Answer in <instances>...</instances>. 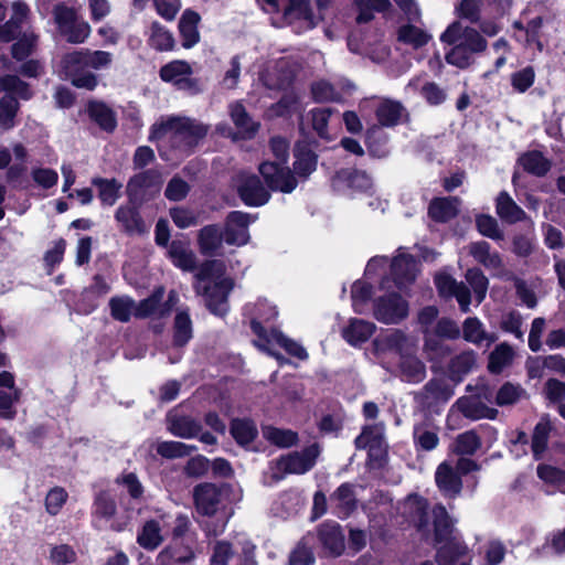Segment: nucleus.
I'll use <instances>...</instances> for the list:
<instances>
[{
    "instance_id": "obj_1",
    "label": "nucleus",
    "mask_w": 565,
    "mask_h": 565,
    "mask_svg": "<svg viewBox=\"0 0 565 565\" xmlns=\"http://www.w3.org/2000/svg\"><path fill=\"white\" fill-rule=\"evenodd\" d=\"M440 41L452 46L445 58L448 64L459 68L472 65L476 55L483 53L488 47V41L476 28L463 25L459 20L447 26L440 35Z\"/></svg>"
},
{
    "instance_id": "obj_2",
    "label": "nucleus",
    "mask_w": 565,
    "mask_h": 565,
    "mask_svg": "<svg viewBox=\"0 0 565 565\" xmlns=\"http://www.w3.org/2000/svg\"><path fill=\"white\" fill-rule=\"evenodd\" d=\"M225 265L221 260H209L195 274L194 289L204 298L206 307L217 316L228 310L227 297L233 289L232 279L224 276Z\"/></svg>"
},
{
    "instance_id": "obj_3",
    "label": "nucleus",
    "mask_w": 565,
    "mask_h": 565,
    "mask_svg": "<svg viewBox=\"0 0 565 565\" xmlns=\"http://www.w3.org/2000/svg\"><path fill=\"white\" fill-rule=\"evenodd\" d=\"M435 540L438 543H446L437 550L436 561L439 565H454L457 559L468 552L467 545L458 540L448 541L454 522L444 505H436L433 509Z\"/></svg>"
},
{
    "instance_id": "obj_4",
    "label": "nucleus",
    "mask_w": 565,
    "mask_h": 565,
    "mask_svg": "<svg viewBox=\"0 0 565 565\" xmlns=\"http://www.w3.org/2000/svg\"><path fill=\"white\" fill-rule=\"evenodd\" d=\"M207 134V127L190 118L170 117L152 126L150 139H160L171 135L174 140H183L188 147H193Z\"/></svg>"
},
{
    "instance_id": "obj_5",
    "label": "nucleus",
    "mask_w": 565,
    "mask_h": 565,
    "mask_svg": "<svg viewBox=\"0 0 565 565\" xmlns=\"http://www.w3.org/2000/svg\"><path fill=\"white\" fill-rule=\"evenodd\" d=\"M320 455V447L312 444L302 451L281 456L270 462V477L275 481L282 480L287 475H302L309 471Z\"/></svg>"
},
{
    "instance_id": "obj_6",
    "label": "nucleus",
    "mask_w": 565,
    "mask_h": 565,
    "mask_svg": "<svg viewBox=\"0 0 565 565\" xmlns=\"http://www.w3.org/2000/svg\"><path fill=\"white\" fill-rule=\"evenodd\" d=\"M128 202L120 205L115 214L121 231L128 235L141 234V178L136 174L127 184Z\"/></svg>"
},
{
    "instance_id": "obj_7",
    "label": "nucleus",
    "mask_w": 565,
    "mask_h": 565,
    "mask_svg": "<svg viewBox=\"0 0 565 565\" xmlns=\"http://www.w3.org/2000/svg\"><path fill=\"white\" fill-rule=\"evenodd\" d=\"M262 9L267 13H281L289 24L300 23L301 30L316 26V20L311 13L309 0H257Z\"/></svg>"
},
{
    "instance_id": "obj_8",
    "label": "nucleus",
    "mask_w": 565,
    "mask_h": 565,
    "mask_svg": "<svg viewBox=\"0 0 565 565\" xmlns=\"http://www.w3.org/2000/svg\"><path fill=\"white\" fill-rule=\"evenodd\" d=\"M164 295L163 287H158L153 294L143 300V320L149 319V327L153 329L156 333L162 331L164 322L172 308L178 303L179 296L174 290H171L168 295V299L162 302Z\"/></svg>"
},
{
    "instance_id": "obj_9",
    "label": "nucleus",
    "mask_w": 565,
    "mask_h": 565,
    "mask_svg": "<svg viewBox=\"0 0 565 565\" xmlns=\"http://www.w3.org/2000/svg\"><path fill=\"white\" fill-rule=\"evenodd\" d=\"M160 78L163 82L173 84L178 89L189 94H199L202 92L200 81L193 78L191 65L182 60H174L160 68Z\"/></svg>"
},
{
    "instance_id": "obj_10",
    "label": "nucleus",
    "mask_w": 565,
    "mask_h": 565,
    "mask_svg": "<svg viewBox=\"0 0 565 565\" xmlns=\"http://www.w3.org/2000/svg\"><path fill=\"white\" fill-rule=\"evenodd\" d=\"M409 305L401 295L390 292L374 301L373 316L385 324H397L408 317Z\"/></svg>"
},
{
    "instance_id": "obj_11",
    "label": "nucleus",
    "mask_w": 565,
    "mask_h": 565,
    "mask_svg": "<svg viewBox=\"0 0 565 565\" xmlns=\"http://www.w3.org/2000/svg\"><path fill=\"white\" fill-rule=\"evenodd\" d=\"M62 64L74 86L89 90L96 87V76L86 71L88 66H86L84 50L66 54L62 60Z\"/></svg>"
},
{
    "instance_id": "obj_12",
    "label": "nucleus",
    "mask_w": 565,
    "mask_h": 565,
    "mask_svg": "<svg viewBox=\"0 0 565 565\" xmlns=\"http://www.w3.org/2000/svg\"><path fill=\"white\" fill-rule=\"evenodd\" d=\"M259 172L273 191L290 193L297 186V180L284 163L266 161L259 166Z\"/></svg>"
},
{
    "instance_id": "obj_13",
    "label": "nucleus",
    "mask_w": 565,
    "mask_h": 565,
    "mask_svg": "<svg viewBox=\"0 0 565 565\" xmlns=\"http://www.w3.org/2000/svg\"><path fill=\"white\" fill-rule=\"evenodd\" d=\"M413 347L411 338L401 329H391L379 334L373 341L377 355L394 353L403 358Z\"/></svg>"
},
{
    "instance_id": "obj_14",
    "label": "nucleus",
    "mask_w": 565,
    "mask_h": 565,
    "mask_svg": "<svg viewBox=\"0 0 565 565\" xmlns=\"http://www.w3.org/2000/svg\"><path fill=\"white\" fill-rule=\"evenodd\" d=\"M332 186L338 192L353 194L354 192H369L373 182L364 171L342 169L332 179Z\"/></svg>"
},
{
    "instance_id": "obj_15",
    "label": "nucleus",
    "mask_w": 565,
    "mask_h": 565,
    "mask_svg": "<svg viewBox=\"0 0 565 565\" xmlns=\"http://www.w3.org/2000/svg\"><path fill=\"white\" fill-rule=\"evenodd\" d=\"M225 491L212 483L199 484L194 488L195 508L203 515L215 514L223 503Z\"/></svg>"
},
{
    "instance_id": "obj_16",
    "label": "nucleus",
    "mask_w": 565,
    "mask_h": 565,
    "mask_svg": "<svg viewBox=\"0 0 565 565\" xmlns=\"http://www.w3.org/2000/svg\"><path fill=\"white\" fill-rule=\"evenodd\" d=\"M295 71L287 58L270 63L259 75V79L268 89H280L294 79Z\"/></svg>"
},
{
    "instance_id": "obj_17",
    "label": "nucleus",
    "mask_w": 565,
    "mask_h": 565,
    "mask_svg": "<svg viewBox=\"0 0 565 565\" xmlns=\"http://www.w3.org/2000/svg\"><path fill=\"white\" fill-rule=\"evenodd\" d=\"M254 218L244 212L228 214L224 230V241L230 245H245L249 239L248 225Z\"/></svg>"
},
{
    "instance_id": "obj_18",
    "label": "nucleus",
    "mask_w": 565,
    "mask_h": 565,
    "mask_svg": "<svg viewBox=\"0 0 565 565\" xmlns=\"http://www.w3.org/2000/svg\"><path fill=\"white\" fill-rule=\"evenodd\" d=\"M435 284L441 297H455L460 306L461 311H469L470 291L463 282H458L450 275L440 273L436 275Z\"/></svg>"
},
{
    "instance_id": "obj_19",
    "label": "nucleus",
    "mask_w": 565,
    "mask_h": 565,
    "mask_svg": "<svg viewBox=\"0 0 565 565\" xmlns=\"http://www.w3.org/2000/svg\"><path fill=\"white\" fill-rule=\"evenodd\" d=\"M417 271L418 264L412 255L399 253L391 263L392 278L401 290L415 281Z\"/></svg>"
},
{
    "instance_id": "obj_20",
    "label": "nucleus",
    "mask_w": 565,
    "mask_h": 565,
    "mask_svg": "<svg viewBox=\"0 0 565 565\" xmlns=\"http://www.w3.org/2000/svg\"><path fill=\"white\" fill-rule=\"evenodd\" d=\"M237 188L239 196L246 205H264L270 198L268 190L256 175L242 174Z\"/></svg>"
},
{
    "instance_id": "obj_21",
    "label": "nucleus",
    "mask_w": 565,
    "mask_h": 565,
    "mask_svg": "<svg viewBox=\"0 0 565 565\" xmlns=\"http://www.w3.org/2000/svg\"><path fill=\"white\" fill-rule=\"evenodd\" d=\"M427 508L426 499L417 494L408 495L399 507L402 514L423 533L428 532Z\"/></svg>"
},
{
    "instance_id": "obj_22",
    "label": "nucleus",
    "mask_w": 565,
    "mask_h": 565,
    "mask_svg": "<svg viewBox=\"0 0 565 565\" xmlns=\"http://www.w3.org/2000/svg\"><path fill=\"white\" fill-rule=\"evenodd\" d=\"M355 445L358 448L369 449L371 457H382L386 449L384 426L382 424L366 426L356 437Z\"/></svg>"
},
{
    "instance_id": "obj_23",
    "label": "nucleus",
    "mask_w": 565,
    "mask_h": 565,
    "mask_svg": "<svg viewBox=\"0 0 565 565\" xmlns=\"http://www.w3.org/2000/svg\"><path fill=\"white\" fill-rule=\"evenodd\" d=\"M482 396L490 401L487 396V393L484 392ZM456 406L458 407V411L466 416L467 418H470L472 420L481 419V418H489L493 419L498 415V411L495 408L488 407L482 401H481V394L478 396H463L460 397L456 402Z\"/></svg>"
},
{
    "instance_id": "obj_24",
    "label": "nucleus",
    "mask_w": 565,
    "mask_h": 565,
    "mask_svg": "<svg viewBox=\"0 0 565 565\" xmlns=\"http://www.w3.org/2000/svg\"><path fill=\"white\" fill-rule=\"evenodd\" d=\"M435 481L439 491L447 498H456L461 492V478L455 468L446 461L437 467Z\"/></svg>"
},
{
    "instance_id": "obj_25",
    "label": "nucleus",
    "mask_w": 565,
    "mask_h": 565,
    "mask_svg": "<svg viewBox=\"0 0 565 565\" xmlns=\"http://www.w3.org/2000/svg\"><path fill=\"white\" fill-rule=\"evenodd\" d=\"M375 331V323L364 319L351 318L347 326L342 328L341 334L350 345L360 347L369 341Z\"/></svg>"
},
{
    "instance_id": "obj_26",
    "label": "nucleus",
    "mask_w": 565,
    "mask_h": 565,
    "mask_svg": "<svg viewBox=\"0 0 565 565\" xmlns=\"http://www.w3.org/2000/svg\"><path fill=\"white\" fill-rule=\"evenodd\" d=\"M318 537L329 554L339 556L344 551V535L338 523L326 522L321 524L318 529Z\"/></svg>"
},
{
    "instance_id": "obj_27",
    "label": "nucleus",
    "mask_w": 565,
    "mask_h": 565,
    "mask_svg": "<svg viewBox=\"0 0 565 565\" xmlns=\"http://www.w3.org/2000/svg\"><path fill=\"white\" fill-rule=\"evenodd\" d=\"M168 429L177 437L194 438L201 433L202 427L196 419L174 409L168 414Z\"/></svg>"
},
{
    "instance_id": "obj_28",
    "label": "nucleus",
    "mask_w": 565,
    "mask_h": 565,
    "mask_svg": "<svg viewBox=\"0 0 565 565\" xmlns=\"http://www.w3.org/2000/svg\"><path fill=\"white\" fill-rule=\"evenodd\" d=\"M273 342L279 344L290 355H294L300 360H306L308 358V353L305 350L303 347H301L296 341L287 338L278 330H271L269 333L268 339H266V343H262L260 341H255V345L258 347L260 350L269 353L270 355L275 358H279L277 354H275L270 349L269 344Z\"/></svg>"
},
{
    "instance_id": "obj_29",
    "label": "nucleus",
    "mask_w": 565,
    "mask_h": 565,
    "mask_svg": "<svg viewBox=\"0 0 565 565\" xmlns=\"http://www.w3.org/2000/svg\"><path fill=\"white\" fill-rule=\"evenodd\" d=\"M18 399V391L14 388L13 375L7 371L0 373V416L12 419L15 411L12 408Z\"/></svg>"
},
{
    "instance_id": "obj_30",
    "label": "nucleus",
    "mask_w": 565,
    "mask_h": 565,
    "mask_svg": "<svg viewBox=\"0 0 565 565\" xmlns=\"http://www.w3.org/2000/svg\"><path fill=\"white\" fill-rule=\"evenodd\" d=\"M469 254L487 269L500 273L503 269V262L500 254L492 250L490 244L480 241L469 245Z\"/></svg>"
},
{
    "instance_id": "obj_31",
    "label": "nucleus",
    "mask_w": 565,
    "mask_h": 565,
    "mask_svg": "<svg viewBox=\"0 0 565 565\" xmlns=\"http://www.w3.org/2000/svg\"><path fill=\"white\" fill-rule=\"evenodd\" d=\"M339 518H348L356 509V498L353 491V484H341L330 497Z\"/></svg>"
},
{
    "instance_id": "obj_32",
    "label": "nucleus",
    "mask_w": 565,
    "mask_h": 565,
    "mask_svg": "<svg viewBox=\"0 0 565 565\" xmlns=\"http://www.w3.org/2000/svg\"><path fill=\"white\" fill-rule=\"evenodd\" d=\"M89 118L106 132H113L117 126L115 111L103 102L92 100L87 105Z\"/></svg>"
},
{
    "instance_id": "obj_33",
    "label": "nucleus",
    "mask_w": 565,
    "mask_h": 565,
    "mask_svg": "<svg viewBox=\"0 0 565 565\" xmlns=\"http://www.w3.org/2000/svg\"><path fill=\"white\" fill-rule=\"evenodd\" d=\"M201 18L193 10H185L179 21V31L182 38V46L185 49L193 47L200 41L198 24Z\"/></svg>"
},
{
    "instance_id": "obj_34",
    "label": "nucleus",
    "mask_w": 565,
    "mask_h": 565,
    "mask_svg": "<svg viewBox=\"0 0 565 565\" xmlns=\"http://www.w3.org/2000/svg\"><path fill=\"white\" fill-rule=\"evenodd\" d=\"M463 339L479 347H489L495 341L493 333H488L478 318H467L462 326Z\"/></svg>"
},
{
    "instance_id": "obj_35",
    "label": "nucleus",
    "mask_w": 565,
    "mask_h": 565,
    "mask_svg": "<svg viewBox=\"0 0 565 565\" xmlns=\"http://www.w3.org/2000/svg\"><path fill=\"white\" fill-rule=\"evenodd\" d=\"M230 115L242 138L250 139L255 136L259 124L250 118L241 103L230 106Z\"/></svg>"
},
{
    "instance_id": "obj_36",
    "label": "nucleus",
    "mask_w": 565,
    "mask_h": 565,
    "mask_svg": "<svg viewBox=\"0 0 565 565\" xmlns=\"http://www.w3.org/2000/svg\"><path fill=\"white\" fill-rule=\"evenodd\" d=\"M438 316V309L434 306H428L423 308L418 312V323L423 328V332L425 333V344L424 348L426 351H435L438 354H444L446 351L444 347L430 335L429 327L435 322Z\"/></svg>"
},
{
    "instance_id": "obj_37",
    "label": "nucleus",
    "mask_w": 565,
    "mask_h": 565,
    "mask_svg": "<svg viewBox=\"0 0 565 565\" xmlns=\"http://www.w3.org/2000/svg\"><path fill=\"white\" fill-rule=\"evenodd\" d=\"M405 109L399 102L384 99L376 108V117L381 125L392 127L404 116Z\"/></svg>"
},
{
    "instance_id": "obj_38",
    "label": "nucleus",
    "mask_w": 565,
    "mask_h": 565,
    "mask_svg": "<svg viewBox=\"0 0 565 565\" xmlns=\"http://www.w3.org/2000/svg\"><path fill=\"white\" fill-rule=\"evenodd\" d=\"M497 213L508 223H516L525 217V212L507 192H501L497 198Z\"/></svg>"
},
{
    "instance_id": "obj_39",
    "label": "nucleus",
    "mask_w": 565,
    "mask_h": 565,
    "mask_svg": "<svg viewBox=\"0 0 565 565\" xmlns=\"http://www.w3.org/2000/svg\"><path fill=\"white\" fill-rule=\"evenodd\" d=\"M193 337L192 320L188 310L177 312L173 323V344L185 345Z\"/></svg>"
},
{
    "instance_id": "obj_40",
    "label": "nucleus",
    "mask_w": 565,
    "mask_h": 565,
    "mask_svg": "<svg viewBox=\"0 0 565 565\" xmlns=\"http://www.w3.org/2000/svg\"><path fill=\"white\" fill-rule=\"evenodd\" d=\"M459 209V200L456 198L436 199L429 205V215L438 221L446 222L456 216Z\"/></svg>"
},
{
    "instance_id": "obj_41",
    "label": "nucleus",
    "mask_w": 565,
    "mask_h": 565,
    "mask_svg": "<svg viewBox=\"0 0 565 565\" xmlns=\"http://www.w3.org/2000/svg\"><path fill=\"white\" fill-rule=\"evenodd\" d=\"M111 317L120 322L129 321L132 315L138 316L139 307L128 296L113 297L109 300Z\"/></svg>"
},
{
    "instance_id": "obj_42",
    "label": "nucleus",
    "mask_w": 565,
    "mask_h": 565,
    "mask_svg": "<svg viewBox=\"0 0 565 565\" xmlns=\"http://www.w3.org/2000/svg\"><path fill=\"white\" fill-rule=\"evenodd\" d=\"M539 478L550 488L552 492L565 493V470L551 465H539Z\"/></svg>"
},
{
    "instance_id": "obj_43",
    "label": "nucleus",
    "mask_w": 565,
    "mask_h": 565,
    "mask_svg": "<svg viewBox=\"0 0 565 565\" xmlns=\"http://www.w3.org/2000/svg\"><path fill=\"white\" fill-rule=\"evenodd\" d=\"M481 447V439L476 430H467L459 434L450 446V450L456 455H473Z\"/></svg>"
},
{
    "instance_id": "obj_44",
    "label": "nucleus",
    "mask_w": 565,
    "mask_h": 565,
    "mask_svg": "<svg viewBox=\"0 0 565 565\" xmlns=\"http://www.w3.org/2000/svg\"><path fill=\"white\" fill-rule=\"evenodd\" d=\"M168 254L177 267L188 271L194 269L195 256L185 244L181 242H172Z\"/></svg>"
},
{
    "instance_id": "obj_45",
    "label": "nucleus",
    "mask_w": 565,
    "mask_h": 565,
    "mask_svg": "<svg viewBox=\"0 0 565 565\" xmlns=\"http://www.w3.org/2000/svg\"><path fill=\"white\" fill-rule=\"evenodd\" d=\"M514 352L507 343H501L490 353L488 369L491 373H501L513 361Z\"/></svg>"
},
{
    "instance_id": "obj_46",
    "label": "nucleus",
    "mask_w": 565,
    "mask_h": 565,
    "mask_svg": "<svg viewBox=\"0 0 565 565\" xmlns=\"http://www.w3.org/2000/svg\"><path fill=\"white\" fill-rule=\"evenodd\" d=\"M257 312L255 317L252 319L250 327L255 334H257L262 340L268 339L269 334H266L265 329L262 326V321H269L277 317L278 311L276 307L269 305L266 300L259 301L257 305Z\"/></svg>"
},
{
    "instance_id": "obj_47",
    "label": "nucleus",
    "mask_w": 565,
    "mask_h": 565,
    "mask_svg": "<svg viewBox=\"0 0 565 565\" xmlns=\"http://www.w3.org/2000/svg\"><path fill=\"white\" fill-rule=\"evenodd\" d=\"M401 374L403 380L409 383H419L426 376V367L417 358L404 355L401 362Z\"/></svg>"
},
{
    "instance_id": "obj_48",
    "label": "nucleus",
    "mask_w": 565,
    "mask_h": 565,
    "mask_svg": "<svg viewBox=\"0 0 565 565\" xmlns=\"http://www.w3.org/2000/svg\"><path fill=\"white\" fill-rule=\"evenodd\" d=\"M294 169L299 177L307 178L317 168V156L309 149L297 147L295 150Z\"/></svg>"
},
{
    "instance_id": "obj_49",
    "label": "nucleus",
    "mask_w": 565,
    "mask_h": 565,
    "mask_svg": "<svg viewBox=\"0 0 565 565\" xmlns=\"http://www.w3.org/2000/svg\"><path fill=\"white\" fill-rule=\"evenodd\" d=\"M520 164L523 167L525 171L537 177L545 175L551 168L550 161L546 158H544V156L541 152L537 151H532L523 154L520 158Z\"/></svg>"
},
{
    "instance_id": "obj_50",
    "label": "nucleus",
    "mask_w": 565,
    "mask_h": 565,
    "mask_svg": "<svg viewBox=\"0 0 565 565\" xmlns=\"http://www.w3.org/2000/svg\"><path fill=\"white\" fill-rule=\"evenodd\" d=\"M551 424L546 418H541L532 435V451L535 459H540L547 448Z\"/></svg>"
},
{
    "instance_id": "obj_51",
    "label": "nucleus",
    "mask_w": 565,
    "mask_h": 565,
    "mask_svg": "<svg viewBox=\"0 0 565 565\" xmlns=\"http://www.w3.org/2000/svg\"><path fill=\"white\" fill-rule=\"evenodd\" d=\"M430 40V35L423 29L406 24L398 29V41L418 49L424 46Z\"/></svg>"
},
{
    "instance_id": "obj_52",
    "label": "nucleus",
    "mask_w": 565,
    "mask_h": 565,
    "mask_svg": "<svg viewBox=\"0 0 565 565\" xmlns=\"http://www.w3.org/2000/svg\"><path fill=\"white\" fill-rule=\"evenodd\" d=\"M149 45L160 52L172 51L175 41L168 29L158 23H153L149 36Z\"/></svg>"
},
{
    "instance_id": "obj_53",
    "label": "nucleus",
    "mask_w": 565,
    "mask_h": 565,
    "mask_svg": "<svg viewBox=\"0 0 565 565\" xmlns=\"http://www.w3.org/2000/svg\"><path fill=\"white\" fill-rule=\"evenodd\" d=\"M224 241V233L214 225L205 226L200 232V247L204 254H214Z\"/></svg>"
},
{
    "instance_id": "obj_54",
    "label": "nucleus",
    "mask_w": 565,
    "mask_h": 565,
    "mask_svg": "<svg viewBox=\"0 0 565 565\" xmlns=\"http://www.w3.org/2000/svg\"><path fill=\"white\" fill-rule=\"evenodd\" d=\"M312 535L308 534L301 539L296 547L290 552L288 565H311L315 556L310 547Z\"/></svg>"
},
{
    "instance_id": "obj_55",
    "label": "nucleus",
    "mask_w": 565,
    "mask_h": 565,
    "mask_svg": "<svg viewBox=\"0 0 565 565\" xmlns=\"http://www.w3.org/2000/svg\"><path fill=\"white\" fill-rule=\"evenodd\" d=\"M196 449V446L181 441H161L156 447L157 452L168 459L186 457Z\"/></svg>"
},
{
    "instance_id": "obj_56",
    "label": "nucleus",
    "mask_w": 565,
    "mask_h": 565,
    "mask_svg": "<svg viewBox=\"0 0 565 565\" xmlns=\"http://www.w3.org/2000/svg\"><path fill=\"white\" fill-rule=\"evenodd\" d=\"M231 434L238 444L247 445L257 436V428L249 419H234L231 425Z\"/></svg>"
},
{
    "instance_id": "obj_57",
    "label": "nucleus",
    "mask_w": 565,
    "mask_h": 565,
    "mask_svg": "<svg viewBox=\"0 0 565 565\" xmlns=\"http://www.w3.org/2000/svg\"><path fill=\"white\" fill-rule=\"evenodd\" d=\"M413 437L416 449L424 451H431L439 444L437 431L428 429L425 425H415Z\"/></svg>"
},
{
    "instance_id": "obj_58",
    "label": "nucleus",
    "mask_w": 565,
    "mask_h": 565,
    "mask_svg": "<svg viewBox=\"0 0 565 565\" xmlns=\"http://www.w3.org/2000/svg\"><path fill=\"white\" fill-rule=\"evenodd\" d=\"M312 97L316 102H343L344 93L338 90L333 85L326 81H319L311 86Z\"/></svg>"
},
{
    "instance_id": "obj_59",
    "label": "nucleus",
    "mask_w": 565,
    "mask_h": 565,
    "mask_svg": "<svg viewBox=\"0 0 565 565\" xmlns=\"http://www.w3.org/2000/svg\"><path fill=\"white\" fill-rule=\"evenodd\" d=\"M92 183L98 188V198L104 204H115L121 188L120 183H117L114 179L108 180L103 178H95L93 179Z\"/></svg>"
},
{
    "instance_id": "obj_60",
    "label": "nucleus",
    "mask_w": 565,
    "mask_h": 565,
    "mask_svg": "<svg viewBox=\"0 0 565 565\" xmlns=\"http://www.w3.org/2000/svg\"><path fill=\"white\" fill-rule=\"evenodd\" d=\"M115 513L116 502L114 497L108 491L98 492L94 501V516L108 521Z\"/></svg>"
},
{
    "instance_id": "obj_61",
    "label": "nucleus",
    "mask_w": 565,
    "mask_h": 565,
    "mask_svg": "<svg viewBox=\"0 0 565 565\" xmlns=\"http://www.w3.org/2000/svg\"><path fill=\"white\" fill-rule=\"evenodd\" d=\"M0 90L14 94L22 99H29L32 95L29 85L15 75L0 77Z\"/></svg>"
},
{
    "instance_id": "obj_62",
    "label": "nucleus",
    "mask_w": 565,
    "mask_h": 565,
    "mask_svg": "<svg viewBox=\"0 0 565 565\" xmlns=\"http://www.w3.org/2000/svg\"><path fill=\"white\" fill-rule=\"evenodd\" d=\"M466 279L472 287L478 303H481L486 298L488 290V278L478 268L468 269L466 273Z\"/></svg>"
},
{
    "instance_id": "obj_63",
    "label": "nucleus",
    "mask_w": 565,
    "mask_h": 565,
    "mask_svg": "<svg viewBox=\"0 0 565 565\" xmlns=\"http://www.w3.org/2000/svg\"><path fill=\"white\" fill-rule=\"evenodd\" d=\"M524 390L520 385L511 383L503 384L497 393L495 403L499 406L512 405L521 399Z\"/></svg>"
},
{
    "instance_id": "obj_64",
    "label": "nucleus",
    "mask_w": 565,
    "mask_h": 565,
    "mask_svg": "<svg viewBox=\"0 0 565 565\" xmlns=\"http://www.w3.org/2000/svg\"><path fill=\"white\" fill-rule=\"evenodd\" d=\"M70 43H83L90 34V25L83 20H76L68 28L61 31Z\"/></svg>"
}]
</instances>
